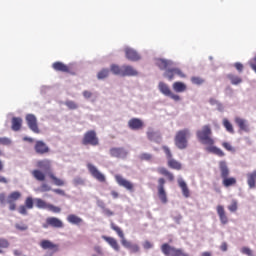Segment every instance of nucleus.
Returning <instances> with one entry per match:
<instances>
[{
  "instance_id": "nucleus-1",
  "label": "nucleus",
  "mask_w": 256,
  "mask_h": 256,
  "mask_svg": "<svg viewBox=\"0 0 256 256\" xmlns=\"http://www.w3.org/2000/svg\"><path fill=\"white\" fill-rule=\"evenodd\" d=\"M110 227H111L112 231H115V233H117L118 237H120L121 245H123L125 247V249H129L131 251V253H139V251H140L139 245L133 244L130 241H128L125 238V233H123V230L121 229V227L117 226V224H115L114 222H111Z\"/></svg>"
},
{
  "instance_id": "nucleus-2",
  "label": "nucleus",
  "mask_w": 256,
  "mask_h": 256,
  "mask_svg": "<svg viewBox=\"0 0 256 256\" xmlns=\"http://www.w3.org/2000/svg\"><path fill=\"white\" fill-rule=\"evenodd\" d=\"M213 130L211 125H204L200 130H197L196 137L202 145H215V140L212 137Z\"/></svg>"
},
{
  "instance_id": "nucleus-3",
  "label": "nucleus",
  "mask_w": 256,
  "mask_h": 256,
  "mask_svg": "<svg viewBox=\"0 0 256 256\" xmlns=\"http://www.w3.org/2000/svg\"><path fill=\"white\" fill-rule=\"evenodd\" d=\"M220 176L222 179V185L224 187H233V185H237V179L235 177H229L230 170L229 166H227V162L220 161L219 162Z\"/></svg>"
},
{
  "instance_id": "nucleus-4",
  "label": "nucleus",
  "mask_w": 256,
  "mask_h": 256,
  "mask_svg": "<svg viewBox=\"0 0 256 256\" xmlns=\"http://www.w3.org/2000/svg\"><path fill=\"white\" fill-rule=\"evenodd\" d=\"M189 137H191V130H189V128H185L176 132L174 143L177 149H187V147H189Z\"/></svg>"
},
{
  "instance_id": "nucleus-5",
  "label": "nucleus",
  "mask_w": 256,
  "mask_h": 256,
  "mask_svg": "<svg viewBox=\"0 0 256 256\" xmlns=\"http://www.w3.org/2000/svg\"><path fill=\"white\" fill-rule=\"evenodd\" d=\"M161 251L165 256H189V254L183 251V249L175 248L168 243L161 245Z\"/></svg>"
},
{
  "instance_id": "nucleus-6",
  "label": "nucleus",
  "mask_w": 256,
  "mask_h": 256,
  "mask_svg": "<svg viewBox=\"0 0 256 256\" xmlns=\"http://www.w3.org/2000/svg\"><path fill=\"white\" fill-rule=\"evenodd\" d=\"M82 145H91L92 147H97V145H99V137H97V132H95V130L87 131L82 138Z\"/></svg>"
},
{
  "instance_id": "nucleus-7",
  "label": "nucleus",
  "mask_w": 256,
  "mask_h": 256,
  "mask_svg": "<svg viewBox=\"0 0 256 256\" xmlns=\"http://www.w3.org/2000/svg\"><path fill=\"white\" fill-rule=\"evenodd\" d=\"M165 155H166V159H167V165L170 169H175L176 171H181V169L183 168V166L181 165V163L175 159H173V154L171 153V150L169 149V147L167 146H163L162 147Z\"/></svg>"
},
{
  "instance_id": "nucleus-8",
  "label": "nucleus",
  "mask_w": 256,
  "mask_h": 256,
  "mask_svg": "<svg viewBox=\"0 0 256 256\" xmlns=\"http://www.w3.org/2000/svg\"><path fill=\"white\" fill-rule=\"evenodd\" d=\"M158 89L160 93H162V95H164L165 97H169L170 99L176 102L181 101V96H179V94L173 93V91L171 90L169 85H167V83L159 82Z\"/></svg>"
},
{
  "instance_id": "nucleus-9",
  "label": "nucleus",
  "mask_w": 256,
  "mask_h": 256,
  "mask_svg": "<svg viewBox=\"0 0 256 256\" xmlns=\"http://www.w3.org/2000/svg\"><path fill=\"white\" fill-rule=\"evenodd\" d=\"M21 192L19 191H14L11 192L7 198H6V203H8L9 205V210L10 211H15L17 209V201H19V199H21Z\"/></svg>"
},
{
  "instance_id": "nucleus-10",
  "label": "nucleus",
  "mask_w": 256,
  "mask_h": 256,
  "mask_svg": "<svg viewBox=\"0 0 256 256\" xmlns=\"http://www.w3.org/2000/svg\"><path fill=\"white\" fill-rule=\"evenodd\" d=\"M87 169H88L90 175L94 179H96V181H99V183H105V181H107V178L105 177V175L103 173H101V171H99V169H97L95 167V165L88 163Z\"/></svg>"
},
{
  "instance_id": "nucleus-11",
  "label": "nucleus",
  "mask_w": 256,
  "mask_h": 256,
  "mask_svg": "<svg viewBox=\"0 0 256 256\" xmlns=\"http://www.w3.org/2000/svg\"><path fill=\"white\" fill-rule=\"evenodd\" d=\"M115 181L120 187H123L124 189H126V191H129L130 193H133L135 191V184L123 178V176L119 174L115 175Z\"/></svg>"
},
{
  "instance_id": "nucleus-12",
  "label": "nucleus",
  "mask_w": 256,
  "mask_h": 256,
  "mask_svg": "<svg viewBox=\"0 0 256 256\" xmlns=\"http://www.w3.org/2000/svg\"><path fill=\"white\" fill-rule=\"evenodd\" d=\"M165 178H159L158 179V186H157V191H158V197L164 205L167 203V192L165 191Z\"/></svg>"
},
{
  "instance_id": "nucleus-13",
  "label": "nucleus",
  "mask_w": 256,
  "mask_h": 256,
  "mask_svg": "<svg viewBox=\"0 0 256 256\" xmlns=\"http://www.w3.org/2000/svg\"><path fill=\"white\" fill-rule=\"evenodd\" d=\"M26 123L31 131L33 133H41V130H39V125H37V117L33 114L26 115Z\"/></svg>"
},
{
  "instance_id": "nucleus-14",
  "label": "nucleus",
  "mask_w": 256,
  "mask_h": 256,
  "mask_svg": "<svg viewBox=\"0 0 256 256\" xmlns=\"http://www.w3.org/2000/svg\"><path fill=\"white\" fill-rule=\"evenodd\" d=\"M34 151L37 155H47L51 149L49 146L42 140H37L34 145Z\"/></svg>"
},
{
  "instance_id": "nucleus-15",
  "label": "nucleus",
  "mask_w": 256,
  "mask_h": 256,
  "mask_svg": "<svg viewBox=\"0 0 256 256\" xmlns=\"http://www.w3.org/2000/svg\"><path fill=\"white\" fill-rule=\"evenodd\" d=\"M54 227L55 229H62L63 227V221L57 217H48L46 219V224L43 225L44 229H47V227Z\"/></svg>"
},
{
  "instance_id": "nucleus-16",
  "label": "nucleus",
  "mask_w": 256,
  "mask_h": 256,
  "mask_svg": "<svg viewBox=\"0 0 256 256\" xmlns=\"http://www.w3.org/2000/svg\"><path fill=\"white\" fill-rule=\"evenodd\" d=\"M110 155L116 159H125L128 155V152L123 147H113L110 149Z\"/></svg>"
},
{
  "instance_id": "nucleus-17",
  "label": "nucleus",
  "mask_w": 256,
  "mask_h": 256,
  "mask_svg": "<svg viewBox=\"0 0 256 256\" xmlns=\"http://www.w3.org/2000/svg\"><path fill=\"white\" fill-rule=\"evenodd\" d=\"M235 123L239 127V133H249L251 131V128L249 127V122L247 120L236 117L235 118Z\"/></svg>"
},
{
  "instance_id": "nucleus-18",
  "label": "nucleus",
  "mask_w": 256,
  "mask_h": 256,
  "mask_svg": "<svg viewBox=\"0 0 256 256\" xmlns=\"http://www.w3.org/2000/svg\"><path fill=\"white\" fill-rule=\"evenodd\" d=\"M128 127L132 131H139L145 127V123L139 118H132L128 121Z\"/></svg>"
},
{
  "instance_id": "nucleus-19",
  "label": "nucleus",
  "mask_w": 256,
  "mask_h": 256,
  "mask_svg": "<svg viewBox=\"0 0 256 256\" xmlns=\"http://www.w3.org/2000/svg\"><path fill=\"white\" fill-rule=\"evenodd\" d=\"M52 68L54 71H60V73H70V75H75V73L71 72V68L63 62H54Z\"/></svg>"
},
{
  "instance_id": "nucleus-20",
  "label": "nucleus",
  "mask_w": 256,
  "mask_h": 256,
  "mask_svg": "<svg viewBox=\"0 0 256 256\" xmlns=\"http://www.w3.org/2000/svg\"><path fill=\"white\" fill-rule=\"evenodd\" d=\"M156 65L161 71H167L169 68L173 67V61L163 58H157Z\"/></svg>"
},
{
  "instance_id": "nucleus-21",
  "label": "nucleus",
  "mask_w": 256,
  "mask_h": 256,
  "mask_svg": "<svg viewBox=\"0 0 256 256\" xmlns=\"http://www.w3.org/2000/svg\"><path fill=\"white\" fill-rule=\"evenodd\" d=\"M216 211L220 219V223H222V225H227L229 223V217H227V213L225 212V207H223V205H218L216 207Z\"/></svg>"
},
{
  "instance_id": "nucleus-22",
  "label": "nucleus",
  "mask_w": 256,
  "mask_h": 256,
  "mask_svg": "<svg viewBox=\"0 0 256 256\" xmlns=\"http://www.w3.org/2000/svg\"><path fill=\"white\" fill-rule=\"evenodd\" d=\"M124 53L126 55V59H128L129 61H139L141 59L139 53H137V51L132 48H125Z\"/></svg>"
},
{
  "instance_id": "nucleus-23",
  "label": "nucleus",
  "mask_w": 256,
  "mask_h": 256,
  "mask_svg": "<svg viewBox=\"0 0 256 256\" xmlns=\"http://www.w3.org/2000/svg\"><path fill=\"white\" fill-rule=\"evenodd\" d=\"M138 74L139 73L137 72V70H135V68H133V66H130V65L122 66V77H135Z\"/></svg>"
},
{
  "instance_id": "nucleus-24",
  "label": "nucleus",
  "mask_w": 256,
  "mask_h": 256,
  "mask_svg": "<svg viewBox=\"0 0 256 256\" xmlns=\"http://www.w3.org/2000/svg\"><path fill=\"white\" fill-rule=\"evenodd\" d=\"M40 247H42L45 250H49V251H54L57 252L59 251V245L51 242V240H42L40 242Z\"/></svg>"
},
{
  "instance_id": "nucleus-25",
  "label": "nucleus",
  "mask_w": 256,
  "mask_h": 256,
  "mask_svg": "<svg viewBox=\"0 0 256 256\" xmlns=\"http://www.w3.org/2000/svg\"><path fill=\"white\" fill-rule=\"evenodd\" d=\"M102 239H104V241H106V243H108V245H110V247H112L114 251H121V246H119V242H117L115 238L109 236H102Z\"/></svg>"
},
{
  "instance_id": "nucleus-26",
  "label": "nucleus",
  "mask_w": 256,
  "mask_h": 256,
  "mask_svg": "<svg viewBox=\"0 0 256 256\" xmlns=\"http://www.w3.org/2000/svg\"><path fill=\"white\" fill-rule=\"evenodd\" d=\"M157 172L159 173V175H163L164 177H167L168 181L170 182L175 181V176L173 175V173L167 170V168L159 167L157 168Z\"/></svg>"
},
{
  "instance_id": "nucleus-27",
  "label": "nucleus",
  "mask_w": 256,
  "mask_h": 256,
  "mask_svg": "<svg viewBox=\"0 0 256 256\" xmlns=\"http://www.w3.org/2000/svg\"><path fill=\"white\" fill-rule=\"evenodd\" d=\"M247 183L250 189L256 187V170L247 174Z\"/></svg>"
},
{
  "instance_id": "nucleus-28",
  "label": "nucleus",
  "mask_w": 256,
  "mask_h": 256,
  "mask_svg": "<svg viewBox=\"0 0 256 256\" xmlns=\"http://www.w3.org/2000/svg\"><path fill=\"white\" fill-rule=\"evenodd\" d=\"M21 127H23V119L19 117L12 118V131H21Z\"/></svg>"
},
{
  "instance_id": "nucleus-29",
  "label": "nucleus",
  "mask_w": 256,
  "mask_h": 256,
  "mask_svg": "<svg viewBox=\"0 0 256 256\" xmlns=\"http://www.w3.org/2000/svg\"><path fill=\"white\" fill-rule=\"evenodd\" d=\"M206 151H208V153H213L218 157H225V152H223V150H221L220 148L214 145H208V147L206 148Z\"/></svg>"
},
{
  "instance_id": "nucleus-30",
  "label": "nucleus",
  "mask_w": 256,
  "mask_h": 256,
  "mask_svg": "<svg viewBox=\"0 0 256 256\" xmlns=\"http://www.w3.org/2000/svg\"><path fill=\"white\" fill-rule=\"evenodd\" d=\"M172 89L176 93H185V91H187V85L183 82H174L172 85Z\"/></svg>"
},
{
  "instance_id": "nucleus-31",
  "label": "nucleus",
  "mask_w": 256,
  "mask_h": 256,
  "mask_svg": "<svg viewBox=\"0 0 256 256\" xmlns=\"http://www.w3.org/2000/svg\"><path fill=\"white\" fill-rule=\"evenodd\" d=\"M178 185L180 189L182 190V194L189 198L191 196V193L189 192V187H187V183L183 181V179H178Z\"/></svg>"
},
{
  "instance_id": "nucleus-32",
  "label": "nucleus",
  "mask_w": 256,
  "mask_h": 256,
  "mask_svg": "<svg viewBox=\"0 0 256 256\" xmlns=\"http://www.w3.org/2000/svg\"><path fill=\"white\" fill-rule=\"evenodd\" d=\"M68 223L72 225H81L83 223V219L75 214H70L67 216Z\"/></svg>"
},
{
  "instance_id": "nucleus-33",
  "label": "nucleus",
  "mask_w": 256,
  "mask_h": 256,
  "mask_svg": "<svg viewBox=\"0 0 256 256\" xmlns=\"http://www.w3.org/2000/svg\"><path fill=\"white\" fill-rule=\"evenodd\" d=\"M9 247H11V243L9 242V240H7V238L0 237V255H3V253H5L3 249H9Z\"/></svg>"
},
{
  "instance_id": "nucleus-34",
  "label": "nucleus",
  "mask_w": 256,
  "mask_h": 256,
  "mask_svg": "<svg viewBox=\"0 0 256 256\" xmlns=\"http://www.w3.org/2000/svg\"><path fill=\"white\" fill-rule=\"evenodd\" d=\"M48 175L49 178L53 181L54 185H56L57 187H63V185H65V181L62 180L61 178H57L55 174L49 173Z\"/></svg>"
},
{
  "instance_id": "nucleus-35",
  "label": "nucleus",
  "mask_w": 256,
  "mask_h": 256,
  "mask_svg": "<svg viewBox=\"0 0 256 256\" xmlns=\"http://www.w3.org/2000/svg\"><path fill=\"white\" fill-rule=\"evenodd\" d=\"M37 167H39V169H44L45 171H49L51 169V161L40 160L37 162Z\"/></svg>"
},
{
  "instance_id": "nucleus-36",
  "label": "nucleus",
  "mask_w": 256,
  "mask_h": 256,
  "mask_svg": "<svg viewBox=\"0 0 256 256\" xmlns=\"http://www.w3.org/2000/svg\"><path fill=\"white\" fill-rule=\"evenodd\" d=\"M110 71L114 74V75H120L121 77H123V66H119L116 64H112L110 66Z\"/></svg>"
},
{
  "instance_id": "nucleus-37",
  "label": "nucleus",
  "mask_w": 256,
  "mask_h": 256,
  "mask_svg": "<svg viewBox=\"0 0 256 256\" xmlns=\"http://www.w3.org/2000/svg\"><path fill=\"white\" fill-rule=\"evenodd\" d=\"M149 141H157V139H161V135L159 133L153 131V129H149L146 133Z\"/></svg>"
},
{
  "instance_id": "nucleus-38",
  "label": "nucleus",
  "mask_w": 256,
  "mask_h": 256,
  "mask_svg": "<svg viewBox=\"0 0 256 256\" xmlns=\"http://www.w3.org/2000/svg\"><path fill=\"white\" fill-rule=\"evenodd\" d=\"M222 123H223V127H225V129L228 133H231L232 135H233V133H235L233 124H231V122L227 118H224Z\"/></svg>"
},
{
  "instance_id": "nucleus-39",
  "label": "nucleus",
  "mask_w": 256,
  "mask_h": 256,
  "mask_svg": "<svg viewBox=\"0 0 256 256\" xmlns=\"http://www.w3.org/2000/svg\"><path fill=\"white\" fill-rule=\"evenodd\" d=\"M227 79L231 81L232 85H239V83L243 82V79L241 77L233 75V74H228Z\"/></svg>"
},
{
  "instance_id": "nucleus-40",
  "label": "nucleus",
  "mask_w": 256,
  "mask_h": 256,
  "mask_svg": "<svg viewBox=\"0 0 256 256\" xmlns=\"http://www.w3.org/2000/svg\"><path fill=\"white\" fill-rule=\"evenodd\" d=\"M35 203L38 209H48L49 207V203L45 202V200L41 198H36Z\"/></svg>"
},
{
  "instance_id": "nucleus-41",
  "label": "nucleus",
  "mask_w": 256,
  "mask_h": 256,
  "mask_svg": "<svg viewBox=\"0 0 256 256\" xmlns=\"http://www.w3.org/2000/svg\"><path fill=\"white\" fill-rule=\"evenodd\" d=\"M164 77H166L169 81H173V79H175V68H168L164 72Z\"/></svg>"
},
{
  "instance_id": "nucleus-42",
  "label": "nucleus",
  "mask_w": 256,
  "mask_h": 256,
  "mask_svg": "<svg viewBox=\"0 0 256 256\" xmlns=\"http://www.w3.org/2000/svg\"><path fill=\"white\" fill-rule=\"evenodd\" d=\"M32 175L37 181H45V173H43L41 170L32 171Z\"/></svg>"
},
{
  "instance_id": "nucleus-43",
  "label": "nucleus",
  "mask_w": 256,
  "mask_h": 256,
  "mask_svg": "<svg viewBox=\"0 0 256 256\" xmlns=\"http://www.w3.org/2000/svg\"><path fill=\"white\" fill-rule=\"evenodd\" d=\"M139 159H140V161L151 162V161H153V154L144 152V153L139 155Z\"/></svg>"
},
{
  "instance_id": "nucleus-44",
  "label": "nucleus",
  "mask_w": 256,
  "mask_h": 256,
  "mask_svg": "<svg viewBox=\"0 0 256 256\" xmlns=\"http://www.w3.org/2000/svg\"><path fill=\"white\" fill-rule=\"evenodd\" d=\"M191 83H193V85H203V83H205V79L199 77V76H193L190 79Z\"/></svg>"
},
{
  "instance_id": "nucleus-45",
  "label": "nucleus",
  "mask_w": 256,
  "mask_h": 256,
  "mask_svg": "<svg viewBox=\"0 0 256 256\" xmlns=\"http://www.w3.org/2000/svg\"><path fill=\"white\" fill-rule=\"evenodd\" d=\"M98 79H107L109 77V69H102L97 74Z\"/></svg>"
},
{
  "instance_id": "nucleus-46",
  "label": "nucleus",
  "mask_w": 256,
  "mask_h": 256,
  "mask_svg": "<svg viewBox=\"0 0 256 256\" xmlns=\"http://www.w3.org/2000/svg\"><path fill=\"white\" fill-rule=\"evenodd\" d=\"M66 107H68V109H70L71 111H74L75 109H78V105L77 103H75V101H71L68 100L65 102Z\"/></svg>"
},
{
  "instance_id": "nucleus-47",
  "label": "nucleus",
  "mask_w": 256,
  "mask_h": 256,
  "mask_svg": "<svg viewBox=\"0 0 256 256\" xmlns=\"http://www.w3.org/2000/svg\"><path fill=\"white\" fill-rule=\"evenodd\" d=\"M24 206L27 207V209H33L34 207V202H33V197L29 196L26 198Z\"/></svg>"
},
{
  "instance_id": "nucleus-48",
  "label": "nucleus",
  "mask_w": 256,
  "mask_h": 256,
  "mask_svg": "<svg viewBox=\"0 0 256 256\" xmlns=\"http://www.w3.org/2000/svg\"><path fill=\"white\" fill-rule=\"evenodd\" d=\"M238 209V203L237 200H232L231 204L228 206V210L231 213H235V211H237Z\"/></svg>"
},
{
  "instance_id": "nucleus-49",
  "label": "nucleus",
  "mask_w": 256,
  "mask_h": 256,
  "mask_svg": "<svg viewBox=\"0 0 256 256\" xmlns=\"http://www.w3.org/2000/svg\"><path fill=\"white\" fill-rule=\"evenodd\" d=\"M15 228H16L18 231H27V230L29 229V226H27V224L21 222V223L15 224Z\"/></svg>"
},
{
  "instance_id": "nucleus-50",
  "label": "nucleus",
  "mask_w": 256,
  "mask_h": 256,
  "mask_svg": "<svg viewBox=\"0 0 256 256\" xmlns=\"http://www.w3.org/2000/svg\"><path fill=\"white\" fill-rule=\"evenodd\" d=\"M48 211H51L52 213H61V207L55 206L53 204L48 205Z\"/></svg>"
},
{
  "instance_id": "nucleus-51",
  "label": "nucleus",
  "mask_w": 256,
  "mask_h": 256,
  "mask_svg": "<svg viewBox=\"0 0 256 256\" xmlns=\"http://www.w3.org/2000/svg\"><path fill=\"white\" fill-rule=\"evenodd\" d=\"M12 141L7 137H0V145L9 146L11 145Z\"/></svg>"
},
{
  "instance_id": "nucleus-52",
  "label": "nucleus",
  "mask_w": 256,
  "mask_h": 256,
  "mask_svg": "<svg viewBox=\"0 0 256 256\" xmlns=\"http://www.w3.org/2000/svg\"><path fill=\"white\" fill-rule=\"evenodd\" d=\"M241 253H243V255L253 256V250L249 247H242Z\"/></svg>"
},
{
  "instance_id": "nucleus-53",
  "label": "nucleus",
  "mask_w": 256,
  "mask_h": 256,
  "mask_svg": "<svg viewBox=\"0 0 256 256\" xmlns=\"http://www.w3.org/2000/svg\"><path fill=\"white\" fill-rule=\"evenodd\" d=\"M27 208L25 205H20L18 208V213H20V215H27Z\"/></svg>"
},
{
  "instance_id": "nucleus-54",
  "label": "nucleus",
  "mask_w": 256,
  "mask_h": 256,
  "mask_svg": "<svg viewBox=\"0 0 256 256\" xmlns=\"http://www.w3.org/2000/svg\"><path fill=\"white\" fill-rule=\"evenodd\" d=\"M40 191L42 192V193H47V191H51V186H49L48 184H42L41 186H40Z\"/></svg>"
},
{
  "instance_id": "nucleus-55",
  "label": "nucleus",
  "mask_w": 256,
  "mask_h": 256,
  "mask_svg": "<svg viewBox=\"0 0 256 256\" xmlns=\"http://www.w3.org/2000/svg\"><path fill=\"white\" fill-rule=\"evenodd\" d=\"M222 147H224L226 151H234L233 146L229 142H223Z\"/></svg>"
},
{
  "instance_id": "nucleus-56",
  "label": "nucleus",
  "mask_w": 256,
  "mask_h": 256,
  "mask_svg": "<svg viewBox=\"0 0 256 256\" xmlns=\"http://www.w3.org/2000/svg\"><path fill=\"white\" fill-rule=\"evenodd\" d=\"M103 213L104 215H107V217H113V215H115V212L111 211L109 208H104Z\"/></svg>"
},
{
  "instance_id": "nucleus-57",
  "label": "nucleus",
  "mask_w": 256,
  "mask_h": 256,
  "mask_svg": "<svg viewBox=\"0 0 256 256\" xmlns=\"http://www.w3.org/2000/svg\"><path fill=\"white\" fill-rule=\"evenodd\" d=\"M73 183H74V185H85V181L83 180V178H75L74 180H73Z\"/></svg>"
},
{
  "instance_id": "nucleus-58",
  "label": "nucleus",
  "mask_w": 256,
  "mask_h": 256,
  "mask_svg": "<svg viewBox=\"0 0 256 256\" xmlns=\"http://www.w3.org/2000/svg\"><path fill=\"white\" fill-rule=\"evenodd\" d=\"M97 207H99L100 209H102V211H104L107 207H105V202L103 200H97L96 202Z\"/></svg>"
},
{
  "instance_id": "nucleus-59",
  "label": "nucleus",
  "mask_w": 256,
  "mask_h": 256,
  "mask_svg": "<svg viewBox=\"0 0 256 256\" xmlns=\"http://www.w3.org/2000/svg\"><path fill=\"white\" fill-rule=\"evenodd\" d=\"M174 72H175V75H178L179 77H181L182 79H185V73H183L182 71H181V69H179V68H174Z\"/></svg>"
},
{
  "instance_id": "nucleus-60",
  "label": "nucleus",
  "mask_w": 256,
  "mask_h": 256,
  "mask_svg": "<svg viewBox=\"0 0 256 256\" xmlns=\"http://www.w3.org/2000/svg\"><path fill=\"white\" fill-rule=\"evenodd\" d=\"M144 249H153V243H151L149 240L144 241L143 243Z\"/></svg>"
},
{
  "instance_id": "nucleus-61",
  "label": "nucleus",
  "mask_w": 256,
  "mask_h": 256,
  "mask_svg": "<svg viewBox=\"0 0 256 256\" xmlns=\"http://www.w3.org/2000/svg\"><path fill=\"white\" fill-rule=\"evenodd\" d=\"M235 69H237V71H239V73L243 72V64H241V62H236L234 64Z\"/></svg>"
},
{
  "instance_id": "nucleus-62",
  "label": "nucleus",
  "mask_w": 256,
  "mask_h": 256,
  "mask_svg": "<svg viewBox=\"0 0 256 256\" xmlns=\"http://www.w3.org/2000/svg\"><path fill=\"white\" fill-rule=\"evenodd\" d=\"M83 97H85V99H91V97H93V93L91 91L85 90L82 93Z\"/></svg>"
},
{
  "instance_id": "nucleus-63",
  "label": "nucleus",
  "mask_w": 256,
  "mask_h": 256,
  "mask_svg": "<svg viewBox=\"0 0 256 256\" xmlns=\"http://www.w3.org/2000/svg\"><path fill=\"white\" fill-rule=\"evenodd\" d=\"M0 203L1 205H5V203H7V197L5 196V193L0 194Z\"/></svg>"
},
{
  "instance_id": "nucleus-64",
  "label": "nucleus",
  "mask_w": 256,
  "mask_h": 256,
  "mask_svg": "<svg viewBox=\"0 0 256 256\" xmlns=\"http://www.w3.org/2000/svg\"><path fill=\"white\" fill-rule=\"evenodd\" d=\"M94 251L98 255H103V248H101V246H94Z\"/></svg>"
}]
</instances>
